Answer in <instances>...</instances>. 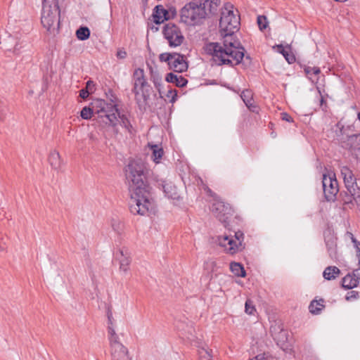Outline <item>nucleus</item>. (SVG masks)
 I'll return each mask as SVG.
<instances>
[{
	"label": "nucleus",
	"mask_w": 360,
	"mask_h": 360,
	"mask_svg": "<svg viewBox=\"0 0 360 360\" xmlns=\"http://www.w3.org/2000/svg\"><path fill=\"white\" fill-rule=\"evenodd\" d=\"M49 163L53 169H59L60 168V166H61L60 156L59 153L57 152L56 150H53V151L51 152V153L49 155Z\"/></svg>",
	"instance_id": "nucleus-23"
},
{
	"label": "nucleus",
	"mask_w": 360,
	"mask_h": 360,
	"mask_svg": "<svg viewBox=\"0 0 360 360\" xmlns=\"http://www.w3.org/2000/svg\"><path fill=\"white\" fill-rule=\"evenodd\" d=\"M323 300H320L319 301L313 300L311 302L309 309V311L313 314H318L321 309L324 307L323 305Z\"/></svg>",
	"instance_id": "nucleus-27"
},
{
	"label": "nucleus",
	"mask_w": 360,
	"mask_h": 360,
	"mask_svg": "<svg viewBox=\"0 0 360 360\" xmlns=\"http://www.w3.org/2000/svg\"><path fill=\"white\" fill-rule=\"evenodd\" d=\"M337 127L340 129V134H337L338 136H342L340 139L345 142L344 139V127L340 123L337 124ZM345 147L348 148L352 154L360 161V134L347 135Z\"/></svg>",
	"instance_id": "nucleus-11"
},
{
	"label": "nucleus",
	"mask_w": 360,
	"mask_h": 360,
	"mask_svg": "<svg viewBox=\"0 0 360 360\" xmlns=\"http://www.w3.org/2000/svg\"><path fill=\"white\" fill-rule=\"evenodd\" d=\"M111 356L113 360H131L128 349L122 344L111 348Z\"/></svg>",
	"instance_id": "nucleus-19"
},
{
	"label": "nucleus",
	"mask_w": 360,
	"mask_h": 360,
	"mask_svg": "<svg viewBox=\"0 0 360 360\" xmlns=\"http://www.w3.org/2000/svg\"><path fill=\"white\" fill-rule=\"evenodd\" d=\"M359 297V292L355 290H352L350 292H348L345 299L347 301H352L354 300H356Z\"/></svg>",
	"instance_id": "nucleus-38"
},
{
	"label": "nucleus",
	"mask_w": 360,
	"mask_h": 360,
	"mask_svg": "<svg viewBox=\"0 0 360 360\" xmlns=\"http://www.w3.org/2000/svg\"><path fill=\"white\" fill-rule=\"evenodd\" d=\"M204 190L211 197L214 198V202L211 207V211L213 214L221 221L225 227L229 225V220L233 215V210L229 204H225L219 199V197L212 191L207 186H205Z\"/></svg>",
	"instance_id": "nucleus-7"
},
{
	"label": "nucleus",
	"mask_w": 360,
	"mask_h": 360,
	"mask_svg": "<svg viewBox=\"0 0 360 360\" xmlns=\"http://www.w3.org/2000/svg\"><path fill=\"white\" fill-rule=\"evenodd\" d=\"M90 94V92L88 89H82L79 91V96L82 98L83 99L86 98Z\"/></svg>",
	"instance_id": "nucleus-42"
},
{
	"label": "nucleus",
	"mask_w": 360,
	"mask_h": 360,
	"mask_svg": "<svg viewBox=\"0 0 360 360\" xmlns=\"http://www.w3.org/2000/svg\"><path fill=\"white\" fill-rule=\"evenodd\" d=\"M115 257L116 259L119 261V263L122 262H124V261L127 263H131V252L125 246L121 247L118 249V251L115 255Z\"/></svg>",
	"instance_id": "nucleus-21"
},
{
	"label": "nucleus",
	"mask_w": 360,
	"mask_h": 360,
	"mask_svg": "<svg viewBox=\"0 0 360 360\" xmlns=\"http://www.w3.org/2000/svg\"><path fill=\"white\" fill-rule=\"evenodd\" d=\"M111 226L117 233L120 234L123 229L124 225L122 222L118 219H112L111 220Z\"/></svg>",
	"instance_id": "nucleus-31"
},
{
	"label": "nucleus",
	"mask_w": 360,
	"mask_h": 360,
	"mask_svg": "<svg viewBox=\"0 0 360 360\" xmlns=\"http://www.w3.org/2000/svg\"><path fill=\"white\" fill-rule=\"evenodd\" d=\"M130 263H127L126 262L124 261V262H120V269L121 271H123L124 272L127 271H128V269H129V266Z\"/></svg>",
	"instance_id": "nucleus-43"
},
{
	"label": "nucleus",
	"mask_w": 360,
	"mask_h": 360,
	"mask_svg": "<svg viewBox=\"0 0 360 360\" xmlns=\"http://www.w3.org/2000/svg\"><path fill=\"white\" fill-rule=\"evenodd\" d=\"M221 0H193L187 3L180 11V21L188 26L202 23L209 13L217 12Z\"/></svg>",
	"instance_id": "nucleus-3"
},
{
	"label": "nucleus",
	"mask_w": 360,
	"mask_h": 360,
	"mask_svg": "<svg viewBox=\"0 0 360 360\" xmlns=\"http://www.w3.org/2000/svg\"><path fill=\"white\" fill-rule=\"evenodd\" d=\"M357 117H358L359 120L360 121V112L358 113Z\"/></svg>",
	"instance_id": "nucleus-61"
},
{
	"label": "nucleus",
	"mask_w": 360,
	"mask_h": 360,
	"mask_svg": "<svg viewBox=\"0 0 360 360\" xmlns=\"http://www.w3.org/2000/svg\"><path fill=\"white\" fill-rule=\"evenodd\" d=\"M41 22L50 35L55 36L60 30V10L57 3L42 5Z\"/></svg>",
	"instance_id": "nucleus-5"
},
{
	"label": "nucleus",
	"mask_w": 360,
	"mask_h": 360,
	"mask_svg": "<svg viewBox=\"0 0 360 360\" xmlns=\"http://www.w3.org/2000/svg\"><path fill=\"white\" fill-rule=\"evenodd\" d=\"M148 169L141 160H131L125 168L131 195L129 210L133 214L146 215L153 210L150 187L147 181Z\"/></svg>",
	"instance_id": "nucleus-2"
},
{
	"label": "nucleus",
	"mask_w": 360,
	"mask_h": 360,
	"mask_svg": "<svg viewBox=\"0 0 360 360\" xmlns=\"http://www.w3.org/2000/svg\"><path fill=\"white\" fill-rule=\"evenodd\" d=\"M108 338L116 334L115 329L112 328V325L108 326Z\"/></svg>",
	"instance_id": "nucleus-48"
},
{
	"label": "nucleus",
	"mask_w": 360,
	"mask_h": 360,
	"mask_svg": "<svg viewBox=\"0 0 360 360\" xmlns=\"http://www.w3.org/2000/svg\"><path fill=\"white\" fill-rule=\"evenodd\" d=\"M151 149H152L151 158L156 163L159 162V160H160L163 155V153H164L163 149L157 145L151 146Z\"/></svg>",
	"instance_id": "nucleus-29"
},
{
	"label": "nucleus",
	"mask_w": 360,
	"mask_h": 360,
	"mask_svg": "<svg viewBox=\"0 0 360 360\" xmlns=\"http://www.w3.org/2000/svg\"><path fill=\"white\" fill-rule=\"evenodd\" d=\"M356 198H360V190L359 191V193L355 196Z\"/></svg>",
	"instance_id": "nucleus-60"
},
{
	"label": "nucleus",
	"mask_w": 360,
	"mask_h": 360,
	"mask_svg": "<svg viewBox=\"0 0 360 360\" xmlns=\"http://www.w3.org/2000/svg\"><path fill=\"white\" fill-rule=\"evenodd\" d=\"M352 243L354 244V247L356 249V251H359V249H360V243L359 241L354 238L352 240Z\"/></svg>",
	"instance_id": "nucleus-52"
},
{
	"label": "nucleus",
	"mask_w": 360,
	"mask_h": 360,
	"mask_svg": "<svg viewBox=\"0 0 360 360\" xmlns=\"http://www.w3.org/2000/svg\"><path fill=\"white\" fill-rule=\"evenodd\" d=\"M205 269L212 273L215 271L216 262L213 259H207L204 264Z\"/></svg>",
	"instance_id": "nucleus-34"
},
{
	"label": "nucleus",
	"mask_w": 360,
	"mask_h": 360,
	"mask_svg": "<svg viewBox=\"0 0 360 360\" xmlns=\"http://www.w3.org/2000/svg\"><path fill=\"white\" fill-rule=\"evenodd\" d=\"M76 36L79 40H86L90 37V30L87 27H80L76 31Z\"/></svg>",
	"instance_id": "nucleus-30"
},
{
	"label": "nucleus",
	"mask_w": 360,
	"mask_h": 360,
	"mask_svg": "<svg viewBox=\"0 0 360 360\" xmlns=\"http://www.w3.org/2000/svg\"><path fill=\"white\" fill-rule=\"evenodd\" d=\"M320 69L319 68H312V67H305L304 68V72L306 73L307 76L309 77V79L314 81L313 78L311 77L312 75H317L320 73Z\"/></svg>",
	"instance_id": "nucleus-32"
},
{
	"label": "nucleus",
	"mask_w": 360,
	"mask_h": 360,
	"mask_svg": "<svg viewBox=\"0 0 360 360\" xmlns=\"http://www.w3.org/2000/svg\"><path fill=\"white\" fill-rule=\"evenodd\" d=\"M340 172L348 193L355 198L359 193V187L357 186L356 179L352 170L347 166H343L340 169Z\"/></svg>",
	"instance_id": "nucleus-12"
},
{
	"label": "nucleus",
	"mask_w": 360,
	"mask_h": 360,
	"mask_svg": "<svg viewBox=\"0 0 360 360\" xmlns=\"http://www.w3.org/2000/svg\"><path fill=\"white\" fill-rule=\"evenodd\" d=\"M360 280V274L359 270H354L352 275L348 274L342 280V285L345 289H352L356 287Z\"/></svg>",
	"instance_id": "nucleus-16"
},
{
	"label": "nucleus",
	"mask_w": 360,
	"mask_h": 360,
	"mask_svg": "<svg viewBox=\"0 0 360 360\" xmlns=\"http://www.w3.org/2000/svg\"><path fill=\"white\" fill-rule=\"evenodd\" d=\"M108 340L110 341V348L117 346V345H122V343L119 341V338L117 334L110 336Z\"/></svg>",
	"instance_id": "nucleus-37"
},
{
	"label": "nucleus",
	"mask_w": 360,
	"mask_h": 360,
	"mask_svg": "<svg viewBox=\"0 0 360 360\" xmlns=\"http://www.w3.org/2000/svg\"><path fill=\"white\" fill-rule=\"evenodd\" d=\"M320 102H321V105H322L323 103L324 102V100H323V97L321 98Z\"/></svg>",
	"instance_id": "nucleus-59"
},
{
	"label": "nucleus",
	"mask_w": 360,
	"mask_h": 360,
	"mask_svg": "<svg viewBox=\"0 0 360 360\" xmlns=\"http://www.w3.org/2000/svg\"><path fill=\"white\" fill-rule=\"evenodd\" d=\"M340 273V269L334 266H330L325 269L323 276L326 280L335 279Z\"/></svg>",
	"instance_id": "nucleus-24"
},
{
	"label": "nucleus",
	"mask_w": 360,
	"mask_h": 360,
	"mask_svg": "<svg viewBox=\"0 0 360 360\" xmlns=\"http://www.w3.org/2000/svg\"><path fill=\"white\" fill-rule=\"evenodd\" d=\"M257 22L259 30L262 31L265 30L267 27L268 24H269L267 18L264 15H259L257 17Z\"/></svg>",
	"instance_id": "nucleus-33"
},
{
	"label": "nucleus",
	"mask_w": 360,
	"mask_h": 360,
	"mask_svg": "<svg viewBox=\"0 0 360 360\" xmlns=\"http://www.w3.org/2000/svg\"><path fill=\"white\" fill-rule=\"evenodd\" d=\"M240 97L245 105L250 109L252 110V107H255L252 104V93L251 91L248 89H245L242 91Z\"/></svg>",
	"instance_id": "nucleus-26"
},
{
	"label": "nucleus",
	"mask_w": 360,
	"mask_h": 360,
	"mask_svg": "<svg viewBox=\"0 0 360 360\" xmlns=\"http://www.w3.org/2000/svg\"><path fill=\"white\" fill-rule=\"evenodd\" d=\"M234 240H237V241L243 243V239H244V234L241 231H237L235 233L234 235Z\"/></svg>",
	"instance_id": "nucleus-40"
},
{
	"label": "nucleus",
	"mask_w": 360,
	"mask_h": 360,
	"mask_svg": "<svg viewBox=\"0 0 360 360\" xmlns=\"http://www.w3.org/2000/svg\"><path fill=\"white\" fill-rule=\"evenodd\" d=\"M7 111V105L6 104L0 101V120L3 121L4 119V115Z\"/></svg>",
	"instance_id": "nucleus-39"
},
{
	"label": "nucleus",
	"mask_w": 360,
	"mask_h": 360,
	"mask_svg": "<svg viewBox=\"0 0 360 360\" xmlns=\"http://www.w3.org/2000/svg\"><path fill=\"white\" fill-rule=\"evenodd\" d=\"M95 84L92 81H88L86 85V89H88L89 92H93Z\"/></svg>",
	"instance_id": "nucleus-45"
},
{
	"label": "nucleus",
	"mask_w": 360,
	"mask_h": 360,
	"mask_svg": "<svg viewBox=\"0 0 360 360\" xmlns=\"http://www.w3.org/2000/svg\"><path fill=\"white\" fill-rule=\"evenodd\" d=\"M133 82L132 91L135 94L136 101L139 103L142 98L146 101L150 96L151 88L145 78L143 69H135L133 73Z\"/></svg>",
	"instance_id": "nucleus-8"
},
{
	"label": "nucleus",
	"mask_w": 360,
	"mask_h": 360,
	"mask_svg": "<svg viewBox=\"0 0 360 360\" xmlns=\"http://www.w3.org/2000/svg\"><path fill=\"white\" fill-rule=\"evenodd\" d=\"M22 47V46H19V44L17 43L15 46H14V50H13V52L15 53H18V51L20 50V49Z\"/></svg>",
	"instance_id": "nucleus-57"
},
{
	"label": "nucleus",
	"mask_w": 360,
	"mask_h": 360,
	"mask_svg": "<svg viewBox=\"0 0 360 360\" xmlns=\"http://www.w3.org/2000/svg\"><path fill=\"white\" fill-rule=\"evenodd\" d=\"M232 7L227 4L221 11L219 27L224 36L223 43L212 42L205 46L206 53L212 55L218 65L233 66L239 64L245 56V49L234 39L233 33L238 30L240 21L239 17L231 9Z\"/></svg>",
	"instance_id": "nucleus-1"
},
{
	"label": "nucleus",
	"mask_w": 360,
	"mask_h": 360,
	"mask_svg": "<svg viewBox=\"0 0 360 360\" xmlns=\"http://www.w3.org/2000/svg\"><path fill=\"white\" fill-rule=\"evenodd\" d=\"M217 243L219 246L224 248V250L231 255H233L244 248L243 243L234 240L233 236H219L217 238Z\"/></svg>",
	"instance_id": "nucleus-13"
},
{
	"label": "nucleus",
	"mask_w": 360,
	"mask_h": 360,
	"mask_svg": "<svg viewBox=\"0 0 360 360\" xmlns=\"http://www.w3.org/2000/svg\"><path fill=\"white\" fill-rule=\"evenodd\" d=\"M281 119L283 120H285V121L288 122H293V120H292V117L290 115H288V113L282 112L281 114Z\"/></svg>",
	"instance_id": "nucleus-41"
},
{
	"label": "nucleus",
	"mask_w": 360,
	"mask_h": 360,
	"mask_svg": "<svg viewBox=\"0 0 360 360\" xmlns=\"http://www.w3.org/2000/svg\"><path fill=\"white\" fill-rule=\"evenodd\" d=\"M167 11H169V19L173 18L176 15V11L174 8H169Z\"/></svg>",
	"instance_id": "nucleus-49"
},
{
	"label": "nucleus",
	"mask_w": 360,
	"mask_h": 360,
	"mask_svg": "<svg viewBox=\"0 0 360 360\" xmlns=\"http://www.w3.org/2000/svg\"><path fill=\"white\" fill-rule=\"evenodd\" d=\"M107 316H108V326L112 325V320H113L112 314L109 308L107 311Z\"/></svg>",
	"instance_id": "nucleus-46"
},
{
	"label": "nucleus",
	"mask_w": 360,
	"mask_h": 360,
	"mask_svg": "<svg viewBox=\"0 0 360 360\" xmlns=\"http://www.w3.org/2000/svg\"><path fill=\"white\" fill-rule=\"evenodd\" d=\"M169 11L162 5H158L155 7L153 14V21L155 24H161L165 20H169Z\"/></svg>",
	"instance_id": "nucleus-18"
},
{
	"label": "nucleus",
	"mask_w": 360,
	"mask_h": 360,
	"mask_svg": "<svg viewBox=\"0 0 360 360\" xmlns=\"http://www.w3.org/2000/svg\"><path fill=\"white\" fill-rule=\"evenodd\" d=\"M322 186L324 197L327 201H335L339 191L338 183L333 173L323 174Z\"/></svg>",
	"instance_id": "nucleus-10"
},
{
	"label": "nucleus",
	"mask_w": 360,
	"mask_h": 360,
	"mask_svg": "<svg viewBox=\"0 0 360 360\" xmlns=\"http://www.w3.org/2000/svg\"><path fill=\"white\" fill-rule=\"evenodd\" d=\"M169 68L174 72H182L187 70L188 64L183 55L173 53V58L172 61L169 63Z\"/></svg>",
	"instance_id": "nucleus-15"
},
{
	"label": "nucleus",
	"mask_w": 360,
	"mask_h": 360,
	"mask_svg": "<svg viewBox=\"0 0 360 360\" xmlns=\"http://www.w3.org/2000/svg\"><path fill=\"white\" fill-rule=\"evenodd\" d=\"M352 243L354 244V247L356 249V251H359V249H360V243L359 241L354 238L352 240Z\"/></svg>",
	"instance_id": "nucleus-51"
},
{
	"label": "nucleus",
	"mask_w": 360,
	"mask_h": 360,
	"mask_svg": "<svg viewBox=\"0 0 360 360\" xmlns=\"http://www.w3.org/2000/svg\"><path fill=\"white\" fill-rule=\"evenodd\" d=\"M54 3H57L56 1V0H43L42 4L43 5H45V4H53Z\"/></svg>",
	"instance_id": "nucleus-56"
},
{
	"label": "nucleus",
	"mask_w": 360,
	"mask_h": 360,
	"mask_svg": "<svg viewBox=\"0 0 360 360\" xmlns=\"http://www.w3.org/2000/svg\"><path fill=\"white\" fill-rule=\"evenodd\" d=\"M278 51L283 55V56H285V54L288 52L286 51H285V49L282 45H278Z\"/></svg>",
	"instance_id": "nucleus-54"
},
{
	"label": "nucleus",
	"mask_w": 360,
	"mask_h": 360,
	"mask_svg": "<svg viewBox=\"0 0 360 360\" xmlns=\"http://www.w3.org/2000/svg\"><path fill=\"white\" fill-rule=\"evenodd\" d=\"M165 79L167 82L175 84L178 87H184L188 83V80L186 78L181 75H177L173 72L168 73Z\"/></svg>",
	"instance_id": "nucleus-20"
},
{
	"label": "nucleus",
	"mask_w": 360,
	"mask_h": 360,
	"mask_svg": "<svg viewBox=\"0 0 360 360\" xmlns=\"http://www.w3.org/2000/svg\"><path fill=\"white\" fill-rule=\"evenodd\" d=\"M100 110L101 109H94V107L91 108L90 107L85 106L81 110L80 115L84 120H89L92 116H95V115H97L96 119L98 120V122L103 124L101 119L98 117V111Z\"/></svg>",
	"instance_id": "nucleus-22"
},
{
	"label": "nucleus",
	"mask_w": 360,
	"mask_h": 360,
	"mask_svg": "<svg viewBox=\"0 0 360 360\" xmlns=\"http://www.w3.org/2000/svg\"><path fill=\"white\" fill-rule=\"evenodd\" d=\"M162 33L170 47L179 46L184 40L181 30L173 22L165 24L163 27Z\"/></svg>",
	"instance_id": "nucleus-9"
},
{
	"label": "nucleus",
	"mask_w": 360,
	"mask_h": 360,
	"mask_svg": "<svg viewBox=\"0 0 360 360\" xmlns=\"http://www.w3.org/2000/svg\"><path fill=\"white\" fill-rule=\"evenodd\" d=\"M204 190L211 197L214 198V202L211 207V211L213 214L221 221L225 227L229 225V220L233 215V210L229 204H225L219 199V197L212 191L207 186H205Z\"/></svg>",
	"instance_id": "nucleus-6"
},
{
	"label": "nucleus",
	"mask_w": 360,
	"mask_h": 360,
	"mask_svg": "<svg viewBox=\"0 0 360 360\" xmlns=\"http://www.w3.org/2000/svg\"><path fill=\"white\" fill-rule=\"evenodd\" d=\"M325 243L329 257L333 260L338 259L337 238L329 232L325 234Z\"/></svg>",
	"instance_id": "nucleus-14"
},
{
	"label": "nucleus",
	"mask_w": 360,
	"mask_h": 360,
	"mask_svg": "<svg viewBox=\"0 0 360 360\" xmlns=\"http://www.w3.org/2000/svg\"><path fill=\"white\" fill-rule=\"evenodd\" d=\"M284 57L289 63H293L295 60V56L290 55L288 53H287Z\"/></svg>",
	"instance_id": "nucleus-47"
},
{
	"label": "nucleus",
	"mask_w": 360,
	"mask_h": 360,
	"mask_svg": "<svg viewBox=\"0 0 360 360\" xmlns=\"http://www.w3.org/2000/svg\"><path fill=\"white\" fill-rule=\"evenodd\" d=\"M173 93V91L172 90H170L168 91V94H172ZM177 96V94H176V91H174V95L172 96V100H171V102L172 103H174L176 100V97Z\"/></svg>",
	"instance_id": "nucleus-55"
},
{
	"label": "nucleus",
	"mask_w": 360,
	"mask_h": 360,
	"mask_svg": "<svg viewBox=\"0 0 360 360\" xmlns=\"http://www.w3.org/2000/svg\"><path fill=\"white\" fill-rule=\"evenodd\" d=\"M257 360H273L270 357L264 356V354H259L256 356Z\"/></svg>",
	"instance_id": "nucleus-50"
},
{
	"label": "nucleus",
	"mask_w": 360,
	"mask_h": 360,
	"mask_svg": "<svg viewBox=\"0 0 360 360\" xmlns=\"http://www.w3.org/2000/svg\"><path fill=\"white\" fill-rule=\"evenodd\" d=\"M150 80L153 82L155 86L160 94V86L162 84V77L157 72L153 70L152 68H150Z\"/></svg>",
	"instance_id": "nucleus-28"
},
{
	"label": "nucleus",
	"mask_w": 360,
	"mask_h": 360,
	"mask_svg": "<svg viewBox=\"0 0 360 360\" xmlns=\"http://www.w3.org/2000/svg\"><path fill=\"white\" fill-rule=\"evenodd\" d=\"M352 243L354 244V247L356 249V251H359V249H360V243L359 241L354 238L352 240Z\"/></svg>",
	"instance_id": "nucleus-53"
},
{
	"label": "nucleus",
	"mask_w": 360,
	"mask_h": 360,
	"mask_svg": "<svg viewBox=\"0 0 360 360\" xmlns=\"http://www.w3.org/2000/svg\"><path fill=\"white\" fill-rule=\"evenodd\" d=\"M230 269L236 276L245 277L246 275L243 265L240 263L231 262L230 264Z\"/></svg>",
	"instance_id": "nucleus-25"
},
{
	"label": "nucleus",
	"mask_w": 360,
	"mask_h": 360,
	"mask_svg": "<svg viewBox=\"0 0 360 360\" xmlns=\"http://www.w3.org/2000/svg\"><path fill=\"white\" fill-rule=\"evenodd\" d=\"M173 58V53H163L159 56V59L161 62H167V65H169V63L172 61Z\"/></svg>",
	"instance_id": "nucleus-36"
},
{
	"label": "nucleus",
	"mask_w": 360,
	"mask_h": 360,
	"mask_svg": "<svg viewBox=\"0 0 360 360\" xmlns=\"http://www.w3.org/2000/svg\"><path fill=\"white\" fill-rule=\"evenodd\" d=\"M347 234L349 236V237L351 238V240H352L353 238H354V235L351 232H347Z\"/></svg>",
	"instance_id": "nucleus-58"
},
{
	"label": "nucleus",
	"mask_w": 360,
	"mask_h": 360,
	"mask_svg": "<svg viewBox=\"0 0 360 360\" xmlns=\"http://www.w3.org/2000/svg\"><path fill=\"white\" fill-rule=\"evenodd\" d=\"M117 57L120 59H124L127 57V52L124 49H120L117 52Z\"/></svg>",
	"instance_id": "nucleus-44"
},
{
	"label": "nucleus",
	"mask_w": 360,
	"mask_h": 360,
	"mask_svg": "<svg viewBox=\"0 0 360 360\" xmlns=\"http://www.w3.org/2000/svg\"><path fill=\"white\" fill-rule=\"evenodd\" d=\"M255 311V307L253 304L252 301H251L250 300H248L245 302V311L247 314L252 315V314H253Z\"/></svg>",
	"instance_id": "nucleus-35"
},
{
	"label": "nucleus",
	"mask_w": 360,
	"mask_h": 360,
	"mask_svg": "<svg viewBox=\"0 0 360 360\" xmlns=\"http://www.w3.org/2000/svg\"><path fill=\"white\" fill-rule=\"evenodd\" d=\"M101 107L98 111V117L101 119L102 123L105 125L116 127L118 118L120 124L124 127L129 133H131L132 126L127 117L121 114L117 105L112 103H105L103 101H98Z\"/></svg>",
	"instance_id": "nucleus-4"
},
{
	"label": "nucleus",
	"mask_w": 360,
	"mask_h": 360,
	"mask_svg": "<svg viewBox=\"0 0 360 360\" xmlns=\"http://www.w3.org/2000/svg\"><path fill=\"white\" fill-rule=\"evenodd\" d=\"M158 184L159 186L162 188L163 192L168 198L173 200H178L179 198L176 187L171 182L161 180L160 182L158 181Z\"/></svg>",
	"instance_id": "nucleus-17"
}]
</instances>
